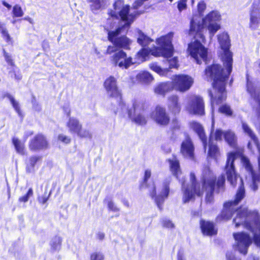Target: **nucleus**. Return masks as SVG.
Wrapping results in <instances>:
<instances>
[{"mask_svg":"<svg viewBox=\"0 0 260 260\" xmlns=\"http://www.w3.org/2000/svg\"><path fill=\"white\" fill-rule=\"evenodd\" d=\"M236 156L234 153L229 154L224 167V171L228 181L230 184L235 187L238 180L239 186L234 200L225 203L223 209L220 214L216 217V221L229 220L234 212H236V216L234 218L233 222L236 228L240 225L250 231L253 236L255 244L260 248V218L258 213L256 211H248L247 207H237L239 202L245 197V188L242 179L236 173L234 161Z\"/></svg>","mask_w":260,"mask_h":260,"instance_id":"f257e3e1","label":"nucleus"},{"mask_svg":"<svg viewBox=\"0 0 260 260\" xmlns=\"http://www.w3.org/2000/svg\"><path fill=\"white\" fill-rule=\"evenodd\" d=\"M218 40L223 51L221 58L225 70L220 65L213 64L208 67L205 72L207 78L213 80L214 95L212 91H209L212 112L214 105L220 104L226 99L225 84L232 71L233 65V54L230 50L231 45L229 35L227 33L221 34L218 36Z\"/></svg>","mask_w":260,"mask_h":260,"instance_id":"f03ea898","label":"nucleus"},{"mask_svg":"<svg viewBox=\"0 0 260 260\" xmlns=\"http://www.w3.org/2000/svg\"><path fill=\"white\" fill-rule=\"evenodd\" d=\"M220 19V15L216 11L211 12L204 18L194 16L191 19L189 35L193 37L194 41L188 44V51L197 63H201L200 58L206 63L207 61V49L201 43L205 40L204 32L208 30L212 38L220 28L218 23Z\"/></svg>","mask_w":260,"mask_h":260,"instance_id":"7ed1b4c3","label":"nucleus"},{"mask_svg":"<svg viewBox=\"0 0 260 260\" xmlns=\"http://www.w3.org/2000/svg\"><path fill=\"white\" fill-rule=\"evenodd\" d=\"M129 6L124 5L122 0H116L113 4V9L108 11L109 17L107 23L113 27L115 24L120 21L123 22L114 30H109L108 32V40L112 44L109 46L106 53L110 54L116 52L118 49H128L131 41L124 35L131 24L135 19V16L129 14Z\"/></svg>","mask_w":260,"mask_h":260,"instance_id":"20e7f679","label":"nucleus"},{"mask_svg":"<svg viewBox=\"0 0 260 260\" xmlns=\"http://www.w3.org/2000/svg\"><path fill=\"white\" fill-rule=\"evenodd\" d=\"M150 176V171L148 170H146L145 172L144 182L141 185L140 188L141 189L143 188L144 187L148 188L150 196L154 200L158 208L161 210L162 209V205L169 195L170 191V181L169 180H166L163 182L161 191L158 195H156L155 186L154 183H152V184L149 185H146L147 180Z\"/></svg>","mask_w":260,"mask_h":260,"instance_id":"39448f33","label":"nucleus"},{"mask_svg":"<svg viewBox=\"0 0 260 260\" xmlns=\"http://www.w3.org/2000/svg\"><path fill=\"white\" fill-rule=\"evenodd\" d=\"M119 110L122 113L127 112L128 117L138 125H143L147 123L146 118L144 115V104L141 101H134L133 107L131 109H128L125 105V107H123V109L118 107L116 110H114V112L116 114Z\"/></svg>","mask_w":260,"mask_h":260,"instance_id":"423d86ee","label":"nucleus"},{"mask_svg":"<svg viewBox=\"0 0 260 260\" xmlns=\"http://www.w3.org/2000/svg\"><path fill=\"white\" fill-rule=\"evenodd\" d=\"M173 35V32H170L167 35L157 39L156 42L159 47L156 48V52H153L152 54L156 56H162L166 58L172 56L174 48L172 40Z\"/></svg>","mask_w":260,"mask_h":260,"instance_id":"0eeeda50","label":"nucleus"},{"mask_svg":"<svg viewBox=\"0 0 260 260\" xmlns=\"http://www.w3.org/2000/svg\"><path fill=\"white\" fill-rule=\"evenodd\" d=\"M104 86L108 94L116 101L119 108L123 109V107H125V104L122 100L121 95L118 89L115 78L111 76L107 79L105 81Z\"/></svg>","mask_w":260,"mask_h":260,"instance_id":"6e6552de","label":"nucleus"},{"mask_svg":"<svg viewBox=\"0 0 260 260\" xmlns=\"http://www.w3.org/2000/svg\"><path fill=\"white\" fill-rule=\"evenodd\" d=\"M190 179L191 182L190 187H186L184 181L182 182V188L184 191L183 201L184 203L188 202L193 198L195 194L201 196L203 194V191L201 189L200 185L196 182V176L193 173H190Z\"/></svg>","mask_w":260,"mask_h":260,"instance_id":"1a4fd4ad","label":"nucleus"},{"mask_svg":"<svg viewBox=\"0 0 260 260\" xmlns=\"http://www.w3.org/2000/svg\"><path fill=\"white\" fill-rule=\"evenodd\" d=\"M153 40L146 35L141 30L138 31L137 42L143 48L141 49L137 54L136 57L138 62H143L145 60L146 57L148 56L151 50L146 48Z\"/></svg>","mask_w":260,"mask_h":260,"instance_id":"9d476101","label":"nucleus"},{"mask_svg":"<svg viewBox=\"0 0 260 260\" xmlns=\"http://www.w3.org/2000/svg\"><path fill=\"white\" fill-rule=\"evenodd\" d=\"M225 181V176L223 175H221L218 178L216 185H212L210 183L206 187L203 186V189L207 192L206 196V201L207 203H211L213 202L214 192L219 193L224 191Z\"/></svg>","mask_w":260,"mask_h":260,"instance_id":"9b49d317","label":"nucleus"},{"mask_svg":"<svg viewBox=\"0 0 260 260\" xmlns=\"http://www.w3.org/2000/svg\"><path fill=\"white\" fill-rule=\"evenodd\" d=\"M236 241L235 248L240 253L245 255L248 248L252 243V239L249 235L244 233H236L233 234Z\"/></svg>","mask_w":260,"mask_h":260,"instance_id":"f8f14e48","label":"nucleus"},{"mask_svg":"<svg viewBox=\"0 0 260 260\" xmlns=\"http://www.w3.org/2000/svg\"><path fill=\"white\" fill-rule=\"evenodd\" d=\"M186 109L190 113L203 115L204 114V104L203 99L201 97L196 95L190 96Z\"/></svg>","mask_w":260,"mask_h":260,"instance_id":"ddd939ff","label":"nucleus"},{"mask_svg":"<svg viewBox=\"0 0 260 260\" xmlns=\"http://www.w3.org/2000/svg\"><path fill=\"white\" fill-rule=\"evenodd\" d=\"M257 149L259 152V156L258 158V173H255L253 171L252 166L248 160L245 159L244 162L246 170L249 172V175H250L252 177V183L250 184V187L253 191L257 190L258 189V186L260 185V145L259 149Z\"/></svg>","mask_w":260,"mask_h":260,"instance_id":"4468645a","label":"nucleus"},{"mask_svg":"<svg viewBox=\"0 0 260 260\" xmlns=\"http://www.w3.org/2000/svg\"><path fill=\"white\" fill-rule=\"evenodd\" d=\"M112 62L115 66L122 69H127L134 63L131 57H127L126 54L122 50L115 52L112 56Z\"/></svg>","mask_w":260,"mask_h":260,"instance_id":"2eb2a0df","label":"nucleus"},{"mask_svg":"<svg viewBox=\"0 0 260 260\" xmlns=\"http://www.w3.org/2000/svg\"><path fill=\"white\" fill-rule=\"evenodd\" d=\"M174 86L176 88L181 91L188 90L193 83L192 79L188 75H176L174 79Z\"/></svg>","mask_w":260,"mask_h":260,"instance_id":"dca6fc26","label":"nucleus"},{"mask_svg":"<svg viewBox=\"0 0 260 260\" xmlns=\"http://www.w3.org/2000/svg\"><path fill=\"white\" fill-rule=\"evenodd\" d=\"M260 25V2L253 3L250 10L249 27L251 29H257Z\"/></svg>","mask_w":260,"mask_h":260,"instance_id":"f3484780","label":"nucleus"},{"mask_svg":"<svg viewBox=\"0 0 260 260\" xmlns=\"http://www.w3.org/2000/svg\"><path fill=\"white\" fill-rule=\"evenodd\" d=\"M48 147V141L46 137L42 134H38L35 136L29 143V148L33 151H39L46 149Z\"/></svg>","mask_w":260,"mask_h":260,"instance_id":"a211bd4d","label":"nucleus"},{"mask_svg":"<svg viewBox=\"0 0 260 260\" xmlns=\"http://www.w3.org/2000/svg\"><path fill=\"white\" fill-rule=\"evenodd\" d=\"M152 117L155 121L160 125H166L170 121V118L166 110L159 106L156 107Z\"/></svg>","mask_w":260,"mask_h":260,"instance_id":"6ab92c4d","label":"nucleus"},{"mask_svg":"<svg viewBox=\"0 0 260 260\" xmlns=\"http://www.w3.org/2000/svg\"><path fill=\"white\" fill-rule=\"evenodd\" d=\"M181 152L186 158L193 159L194 157V147L189 138H187L181 144Z\"/></svg>","mask_w":260,"mask_h":260,"instance_id":"aec40b11","label":"nucleus"},{"mask_svg":"<svg viewBox=\"0 0 260 260\" xmlns=\"http://www.w3.org/2000/svg\"><path fill=\"white\" fill-rule=\"evenodd\" d=\"M202 179L203 187H206L210 183L212 185H216V177L208 166L204 167Z\"/></svg>","mask_w":260,"mask_h":260,"instance_id":"412c9836","label":"nucleus"},{"mask_svg":"<svg viewBox=\"0 0 260 260\" xmlns=\"http://www.w3.org/2000/svg\"><path fill=\"white\" fill-rule=\"evenodd\" d=\"M191 127L197 133L202 142L204 148L205 150H206L207 146V139L205 134L203 127L200 123L197 122H192L191 123Z\"/></svg>","mask_w":260,"mask_h":260,"instance_id":"4be33fe9","label":"nucleus"},{"mask_svg":"<svg viewBox=\"0 0 260 260\" xmlns=\"http://www.w3.org/2000/svg\"><path fill=\"white\" fill-rule=\"evenodd\" d=\"M67 126L69 128V131L71 134H76L81 128H82V124L80 123L79 120L74 117H69Z\"/></svg>","mask_w":260,"mask_h":260,"instance_id":"5701e85b","label":"nucleus"},{"mask_svg":"<svg viewBox=\"0 0 260 260\" xmlns=\"http://www.w3.org/2000/svg\"><path fill=\"white\" fill-rule=\"evenodd\" d=\"M201 228L202 233L205 235L212 236L217 233V231L212 222L202 220Z\"/></svg>","mask_w":260,"mask_h":260,"instance_id":"b1692460","label":"nucleus"},{"mask_svg":"<svg viewBox=\"0 0 260 260\" xmlns=\"http://www.w3.org/2000/svg\"><path fill=\"white\" fill-rule=\"evenodd\" d=\"M168 108L170 111L176 114L179 113L181 110V106L178 103V97L172 95L168 99Z\"/></svg>","mask_w":260,"mask_h":260,"instance_id":"393cba45","label":"nucleus"},{"mask_svg":"<svg viewBox=\"0 0 260 260\" xmlns=\"http://www.w3.org/2000/svg\"><path fill=\"white\" fill-rule=\"evenodd\" d=\"M242 128L245 134H246L253 141L257 149H259V144L258 140L255 135L253 133L251 128L248 124L244 122L242 123Z\"/></svg>","mask_w":260,"mask_h":260,"instance_id":"a878e982","label":"nucleus"},{"mask_svg":"<svg viewBox=\"0 0 260 260\" xmlns=\"http://www.w3.org/2000/svg\"><path fill=\"white\" fill-rule=\"evenodd\" d=\"M173 89V85L171 82L162 83L158 85L155 89V93L164 95L166 92Z\"/></svg>","mask_w":260,"mask_h":260,"instance_id":"bb28decb","label":"nucleus"},{"mask_svg":"<svg viewBox=\"0 0 260 260\" xmlns=\"http://www.w3.org/2000/svg\"><path fill=\"white\" fill-rule=\"evenodd\" d=\"M42 159L40 156L34 155L31 156L28 161L26 166V171L31 173L34 171V168L37 163Z\"/></svg>","mask_w":260,"mask_h":260,"instance_id":"cd10ccee","label":"nucleus"},{"mask_svg":"<svg viewBox=\"0 0 260 260\" xmlns=\"http://www.w3.org/2000/svg\"><path fill=\"white\" fill-rule=\"evenodd\" d=\"M224 138L229 145L233 147H235L237 139L235 134L233 132L231 131H225L224 133Z\"/></svg>","mask_w":260,"mask_h":260,"instance_id":"c85d7f7f","label":"nucleus"},{"mask_svg":"<svg viewBox=\"0 0 260 260\" xmlns=\"http://www.w3.org/2000/svg\"><path fill=\"white\" fill-rule=\"evenodd\" d=\"M169 162L171 172L177 178L179 174L180 173L179 161L174 158L172 160H169Z\"/></svg>","mask_w":260,"mask_h":260,"instance_id":"c756f323","label":"nucleus"},{"mask_svg":"<svg viewBox=\"0 0 260 260\" xmlns=\"http://www.w3.org/2000/svg\"><path fill=\"white\" fill-rule=\"evenodd\" d=\"M137 77L140 81L145 84L150 83L153 79L152 75L147 72L140 73L138 74Z\"/></svg>","mask_w":260,"mask_h":260,"instance_id":"7c9ffc66","label":"nucleus"},{"mask_svg":"<svg viewBox=\"0 0 260 260\" xmlns=\"http://www.w3.org/2000/svg\"><path fill=\"white\" fill-rule=\"evenodd\" d=\"M219 149L215 144H214L212 140L209 139L208 155L213 158H216L219 154Z\"/></svg>","mask_w":260,"mask_h":260,"instance_id":"2f4dec72","label":"nucleus"},{"mask_svg":"<svg viewBox=\"0 0 260 260\" xmlns=\"http://www.w3.org/2000/svg\"><path fill=\"white\" fill-rule=\"evenodd\" d=\"M89 2L91 3L90 9L93 13L102 9L105 5L104 0H89Z\"/></svg>","mask_w":260,"mask_h":260,"instance_id":"473e14b6","label":"nucleus"},{"mask_svg":"<svg viewBox=\"0 0 260 260\" xmlns=\"http://www.w3.org/2000/svg\"><path fill=\"white\" fill-rule=\"evenodd\" d=\"M4 97L7 98L9 100L11 104L12 105L13 107L15 110L16 112L18 113L19 116L21 117L22 114L19 107V103L17 101H16L14 98L9 93H7L5 94Z\"/></svg>","mask_w":260,"mask_h":260,"instance_id":"72a5a7b5","label":"nucleus"},{"mask_svg":"<svg viewBox=\"0 0 260 260\" xmlns=\"http://www.w3.org/2000/svg\"><path fill=\"white\" fill-rule=\"evenodd\" d=\"M213 126L214 120L213 118H212V125L209 139H211V140H212V137H214L215 140L216 141H221L222 137L224 136V132H223L220 129H216L215 133H213Z\"/></svg>","mask_w":260,"mask_h":260,"instance_id":"f704fd0d","label":"nucleus"},{"mask_svg":"<svg viewBox=\"0 0 260 260\" xmlns=\"http://www.w3.org/2000/svg\"><path fill=\"white\" fill-rule=\"evenodd\" d=\"M62 239L59 236H55L53 238L50 242L51 250L53 251H58L60 249Z\"/></svg>","mask_w":260,"mask_h":260,"instance_id":"c9c22d12","label":"nucleus"},{"mask_svg":"<svg viewBox=\"0 0 260 260\" xmlns=\"http://www.w3.org/2000/svg\"><path fill=\"white\" fill-rule=\"evenodd\" d=\"M12 142L15 146L16 151L21 154H24V144L22 143L18 139L13 138Z\"/></svg>","mask_w":260,"mask_h":260,"instance_id":"e433bc0d","label":"nucleus"},{"mask_svg":"<svg viewBox=\"0 0 260 260\" xmlns=\"http://www.w3.org/2000/svg\"><path fill=\"white\" fill-rule=\"evenodd\" d=\"M150 68L153 71L156 72L160 75H165L167 74L169 70L167 69H162L159 67L157 63L153 62L149 64Z\"/></svg>","mask_w":260,"mask_h":260,"instance_id":"4c0bfd02","label":"nucleus"},{"mask_svg":"<svg viewBox=\"0 0 260 260\" xmlns=\"http://www.w3.org/2000/svg\"><path fill=\"white\" fill-rule=\"evenodd\" d=\"M78 137L81 138H87L91 139L92 138V133L86 129H83L82 127L76 134Z\"/></svg>","mask_w":260,"mask_h":260,"instance_id":"58836bf2","label":"nucleus"},{"mask_svg":"<svg viewBox=\"0 0 260 260\" xmlns=\"http://www.w3.org/2000/svg\"><path fill=\"white\" fill-rule=\"evenodd\" d=\"M218 111L220 113L224 114L227 116H232L233 114V111L231 109L230 106L227 104H224L221 106Z\"/></svg>","mask_w":260,"mask_h":260,"instance_id":"ea45409f","label":"nucleus"},{"mask_svg":"<svg viewBox=\"0 0 260 260\" xmlns=\"http://www.w3.org/2000/svg\"><path fill=\"white\" fill-rule=\"evenodd\" d=\"M13 17H20L23 16L24 13L21 7L18 5H15L12 10Z\"/></svg>","mask_w":260,"mask_h":260,"instance_id":"a19ab883","label":"nucleus"},{"mask_svg":"<svg viewBox=\"0 0 260 260\" xmlns=\"http://www.w3.org/2000/svg\"><path fill=\"white\" fill-rule=\"evenodd\" d=\"M33 190L31 188H29L26 194L23 196H22L19 198V201L21 202L25 203L28 201L29 198L32 196Z\"/></svg>","mask_w":260,"mask_h":260,"instance_id":"79ce46f5","label":"nucleus"},{"mask_svg":"<svg viewBox=\"0 0 260 260\" xmlns=\"http://www.w3.org/2000/svg\"><path fill=\"white\" fill-rule=\"evenodd\" d=\"M10 75L11 77L14 78L15 80L19 81L22 78V75L19 69H14L11 72H10Z\"/></svg>","mask_w":260,"mask_h":260,"instance_id":"37998d69","label":"nucleus"},{"mask_svg":"<svg viewBox=\"0 0 260 260\" xmlns=\"http://www.w3.org/2000/svg\"><path fill=\"white\" fill-rule=\"evenodd\" d=\"M108 208L109 210L116 212L119 211V208H118L115 203L111 200L108 201Z\"/></svg>","mask_w":260,"mask_h":260,"instance_id":"c03bdc74","label":"nucleus"},{"mask_svg":"<svg viewBox=\"0 0 260 260\" xmlns=\"http://www.w3.org/2000/svg\"><path fill=\"white\" fill-rule=\"evenodd\" d=\"M162 224L164 227H165L166 228H174V224L172 223V222L167 219V218H164L162 219Z\"/></svg>","mask_w":260,"mask_h":260,"instance_id":"a18cd8bd","label":"nucleus"},{"mask_svg":"<svg viewBox=\"0 0 260 260\" xmlns=\"http://www.w3.org/2000/svg\"><path fill=\"white\" fill-rule=\"evenodd\" d=\"M91 260H103L104 255L101 252H94L91 255Z\"/></svg>","mask_w":260,"mask_h":260,"instance_id":"49530a36","label":"nucleus"},{"mask_svg":"<svg viewBox=\"0 0 260 260\" xmlns=\"http://www.w3.org/2000/svg\"><path fill=\"white\" fill-rule=\"evenodd\" d=\"M169 64V68H177L178 67V60L176 57H174L172 59L168 60Z\"/></svg>","mask_w":260,"mask_h":260,"instance_id":"de8ad7c7","label":"nucleus"},{"mask_svg":"<svg viewBox=\"0 0 260 260\" xmlns=\"http://www.w3.org/2000/svg\"><path fill=\"white\" fill-rule=\"evenodd\" d=\"M206 8V4L204 1H201L198 3V10L200 15H202V13Z\"/></svg>","mask_w":260,"mask_h":260,"instance_id":"09e8293b","label":"nucleus"},{"mask_svg":"<svg viewBox=\"0 0 260 260\" xmlns=\"http://www.w3.org/2000/svg\"><path fill=\"white\" fill-rule=\"evenodd\" d=\"M171 2H173V0H169ZM186 0H179L178 2V8L180 11H181L183 9L186 8Z\"/></svg>","mask_w":260,"mask_h":260,"instance_id":"8fccbe9b","label":"nucleus"},{"mask_svg":"<svg viewBox=\"0 0 260 260\" xmlns=\"http://www.w3.org/2000/svg\"><path fill=\"white\" fill-rule=\"evenodd\" d=\"M58 139L59 140L61 141V142L66 144H68L71 142V139L69 137H68L62 134L59 135L58 136Z\"/></svg>","mask_w":260,"mask_h":260,"instance_id":"3c124183","label":"nucleus"},{"mask_svg":"<svg viewBox=\"0 0 260 260\" xmlns=\"http://www.w3.org/2000/svg\"><path fill=\"white\" fill-rule=\"evenodd\" d=\"M4 55L6 61L10 65L13 66V62L12 60V59L11 58V56L9 55L8 53H7L4 50Z\"/></svg>","mask_w":260,"mask_h":260,"instance_id":"603ef678","label":"nucleus"},{"mask_svg":"<svg viewBox=\"0 0 260 260\" xmlns=\"http://www.w3.org/2000/svg\"><path fill=\"white\" fill-rule=\"evenodd\" d=\"M3 38L6 40L7 42H9L11 41V37L9 35L7 29L1 32Z\"/></svg>","mask_w":260,"mask_h":260,"instance_id":"864d4df0","label":"nucleus"},{"mask_svg":"<svg viewBox=\"0 0 260 260\" xmlns=\"http://www.w3.org/2000/svg\"><path fill=\"white\" fill-rule=\"evenodd\" d=\"M226 258L227 260H241L240 258L235 257L232 252H228L226 253Z\"/></svg>","mask_w":260,"mask_h":260,"instance_id":"5fc2aeb1","label":"nucleus"},{"mask_svg":"<svg viewBox=\"0 0 260 260\" xmlns=\"http://www.w3.org/2000/svg\"><path fill=\"white\" fill-rule=\"evenodd\" d=\"M49 194L47 196L46 193H44V196L41 197H39L38 201L41 204H45L48 200Z\"/></svg>","mask_w":260,"mask_h":260,"instance_id":"6e6d98bb","label":"nucleus"},{"mask_svg":"<svg viewBox=\"0 0 260 260\" xmlns=\"http://www.w3.org/2000/svg\"><path fill=\"white\" fill-rule=\"evenodd\" d=\"M177 260H185L183 258V252L181 249L178 252Z\"/></svg>","mask_w":260,"mask_h":260,"instance_id":"4d7b16f0","label":"nucleus"},{"mask_svg":"<svg viewBox=\"0 0 260 260\" xmlns=\"http://www.w3.org/2000/svg\"><path fill=\"white\" fill-rule=\"evenodd\" d=\"M172 123L173 124V128H179V122L176 119H174L173 120Z\"/></svg>","mask_w":260,"mask_h":260,"instance_id":"13d9d810","label":"nucleus"},{"mask_svg":"<svg viewBox=\"0 0 260 260\" xmlns=\"http://www.w3.org/2000/svg\"><path fill=\"white\" fill-rule=\"evenodd\" d=\"M97 236H98V238L99 240H102L104 239V238L105 237V234L103 233L99 232Z\"/></svg>","mask_w":260,"mask_h":260,"instance_id":"bf43d9fd","label":"nucleus"},{"mask_svg":"<svg viewBox=\"0 0 260 260\" xmlns=\"http://www.w3.org/2000/svg\"><path fill=\"white\" fill-rule=\"evenodd\" d=\"M64 112L67 114L68 117H70L71 111L70 109L68 108H64Z\"/></svg>","mask_w":260,"mask_h":260,"instance_id":"052dcab7","label":"nucleus"},{"mask_svg":"<svg viewBox=\"0 0 260 260\" xmlns=\"http://www.w3.org/2000/svg\"><path fill=\"white\" fill-rule=\"evenodd\" d=\"M3 5L7 7L8 9H10L11 8V6L9 5L8 3L6 2L5 1H3L2 2Z\"/></svg>","mask_w":260,"mask_h":260,"instance_id":"680f3d73","label":"nucleus"},{"mask_svg":"<svg viewBox=\"0 0 260 260\" xmlns=\"http://www.w3.org/2000/svg\"><path fill=\"white\" fill-rule=\"evenodd\" d=\"M247 260H259V258L254 256H249L248 257Z\"/></svg>","mask_w":260,"mask_h":260,"instance_id":"e2e57ef3","label":"nucleus"},{"mask_svg":"<svg viewBox=\"0 0 260 260\" xmlns=\"http://www.w3.org/2000/svg\"><path fill=\"white\" fill-rule=\"evenodd\" d=\"M6 29V28L5 27V24L0 22V31L2 32Z\"/></svg>","mask_w":260,"mask_h":260,"instance_id":"0e129e2a","label":"nucleus"},{"mask_svg":"<svg viewBox=\"0 0 260 260\" xmlns=\"http://www.w3.org/2000/svg\"><path fill=\"white\" fill-rule=\"evenodd\" d=\"M34 108L35 109V110L39 111L41 110V107L39 105H37L36 106L34 105Z\"/></svg>","mask_w":260,"mask_h":260,"instance_id":"69168bd1","label":"nucleus"},{"mask_svg":"<svg viewBox=\"0 0 260 260\" xmlns=\"http://www.w3.org/2000/svg\"><path fill=\"white\" fill-rule=\"evenodd\" d=\"M24 19L28 20L29 22H30V21L31 20V19L30 18L28 17L24 18Z\"/></svg>","mask_w":260,"mask_h":260,"instance_id":"338daca9","label":"nucleus"},{"mask_svg":"<svg viewBox=\"0 0 260 260\" xmlns=\"http://www.w3.org/2000/svg\"><path fill=\"white\" fill-rule=\"evenodd\" d=\"M95 53L97 54V55H100V53L98 51V50L96 49H95Z\"/></svg>","mask_w":260,"mask_h":260,"instance_id":"774afa93","label":"nucleus"}]
</instances>
